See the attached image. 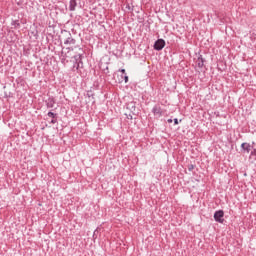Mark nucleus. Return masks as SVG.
<instances>
[{
  "label": "nucleus",
  "mask_w": 256,
  "mask_h": 256,
  "mask_svg": "<svg viewBox=\"0 0 256 256\" xmlns=\"http://www.w3.org/2000/svg\"><path fill=\"white\" fill-rule=\"evenodd\" d=\"M64 45H75L77 40L73 38V35L69 31H64Z\"/></svg>",
  "instance_id": "nucleus-1"
},
{
  "label": "nucleus",
  "mask_w": 256,
  "mask_h": 256,
  "mask_svg": "<svg viewBox=\"0 0 256 256\" xmlns=\"http://www.w3.org/2000/svg\"><path fill=\"white\" fill-rule=\"evenodd\" d=\"M225 212L223 210L215 211L214 213V220L216 223H225Z\"/></svg>",
  "instance_id": "nucleus-2"
},
{
  "label": "nucleus",
  "mask_w": 256,
  "mask_h": 256,
  "mask_svg": "<svg viewBox=\"0 0 256 256\" xmlns=\"http://www.w3.org/2000/svg\"><path fill=\"white\" fill-rule=\"evenodd\" d=\"M164 48H165V41L162 38L155 41L154 43L155 51H163Z\"/></svg>",
  "instance_id": "nucleus-3"
},
{
  "label": "nucleus",
  "mask_w": 256,
  "mask_h": 256,
  "mask_svg": "<svg viewBox=\"0 0 256 256\" xmlns=\"http://www.w3.org/2000/svg\"><path fill=\"white\" fill-rule=\"evenodd\" d=\"M152 113L154 115V117H157L159 119V117H163V110L161 109V106L159 105H155L152 108Z\"/></svg>",
  "instance_id": "nucleus-4"
},
{
  "label": "nucleus",
  "mask_w": 256,
  "mask_h": 256,
  "mask_svg": "<svg viewBox=\"0 0 256 256\" xmlns=\"http://www.w3.org/2000/svg\"><path fill=\"white\" fill-rule=\"evenodd\" d=\"M55 103H57V101L53 96H49L48 99L45 100L47 109H53V107H55Z\"/></svg>",
  "instance_id": "nucleus-5"
},
{
  "label": "nucleus",
  "mask_w": 256,
  "mask_h": 256,
  "mask_svg": "<svg viewBox=\"0 0 256 256\" xmlns=\"http://www.w3.org/2000/svg\"><path fill=\"white\" fill-rule=\"evenodd\" d=\"M252 147L251 144L244 142L241 144V151L242 153H251Z\"/></svg>",
  "instance_id": "nucleus-6"
},
{
  "label": "nucleus",
  "mask_w": 256,
  "mask_h": 256,
  "mask_svg": "<svg viewBox=\"0 0 256 256\" xmlns=\"http://www.w3.org/2000/svg\"><path fill=\"white\" fill-rule=\"evenodd\" d=\"M196 64L197 67H199V69H203V67H205V59L203 58V56H199L196 60Z\"/></svg>",
  "instance_id": "nucleus-7"
},
{
  "label": "nucleus",
  "mask_w": 256,
  "mask_h": 256,
  "mask_svg": "<svg viewBox=\"0 0 256 256\" xmlns=\"http://www.w3.org/2000/svg\"><path fill=\"white\" fill-rule=\"evenodd\" d=\"M75 63L83 65V52L74 56Z\"/></svg>",
  "instance_id": "nucleus-8"
},
{
  "label": "nucleus",
  "mask_w": 256,
  "mask_h": 256,
  "mask_svg": "<svg viewBox=\"0 0 256 256\" xmlns=\"http://www.w3.org/2000/svg\"><path fill=\"white\" fill-rule=\"evenodd\" d=\"M129 83V76L127 74L120 75V78L118 79V83Z\"/></svg>",
  "instance_id": "nucleus-9"
},
{
  "label": "nucleus",
  "mask_w": 256,
  "mask_h": 256,
  "mask_svg": "<svg viewBox=\"0 0 256 256\" xmlns=\"http://www.w3.org/2000/svg\"><path fill=\"white\" fill-rule=\"evenodd\" d=\"M76 7H77V0H70L69 11H75Z\"/></svg>",
  "instance_id": "nucleus-10"
},
{
  "label": "nucleus",
  "mask_w": 256,
  "mask_h": 256,
  "mask_svg": "<svg viewBox=\"0 0 256 256\" xmlns=\"http://www.w3.org/2000/svg\"><path fill=\"white\" fill-rule=\"evenodd\" d=\"M12 27H14V29H19L21 27V23H19V20H13L11 22Z\"/></svg>",
  "instance_id": "nucleus-11"
},
{
  "label": "nucleus",
  "mask_w": 256,
  "mask_h": 256,
  "mask_svg": "<svg viewBox=\"0 0 256 256\" xmlns=\"http://www.w3.org/2000/svg\"><path fill=\"white\" fill-rule=\"evenodd\" d=\"M47 116H48V117H51L52 119H57V114H56V113H53V112H51V111L47 113Z\"/></svg>",
  "instance_id": "nucleus-12"
},
{
  "label": "nucleus",
  "mask_w": 256,
  "mask_h": 256,
  "mask_svg": "<svg viewBox=\"0 0 256 256\" xmlns=\"http://www.w3.org/2000/svg\"><path fill=\"white\" fill-rule=\"evenodd\" d=\"M250 157H256V146H252V151L250 152Z\"/></svg>",
  "instance_id": "nucleus-13"
},
{
  "label": "nucleus",
  "mask_w": 256,
  "mask_h": 256,
  "mask_svg": "<svg viewBox=\"0 0 256 256\" xmlns=\"http://www.w3.org/2000/svg\"><path fill=\"white\" fill-rule=\"evenodd\" d=\"M95 94H93V91L89 90L87 93H86V97L88 98H91V97H94Z\"/></svg>",
  "instance_id": "nucleus-14"
},
{
  "label": "nucleus",
  "mask_w": 256,
  "mask_h": 256,
  "mask_svg": "<svg viewBox=\"0 0 256 256\" xmlns=\"http://www.w3.org/2000/svg\"><path fill=\"white\" fill-rule=\"evenodd\" d=\"M75 49H78V53H82L83 55H85V50H83V48L79 47V46H75Z\"/></svg>",
  "instance_id": "nucleus-15"
},
{
  "label": "nucleus",
  "mask_w": 256,
  "mask_h": 256,
  "mask_svg": "<svg viewBox=\"0 0 256 256\" xmlns=\"http://www.w3.org/2000/svg\"><path fill=\"white\" fill-rule=\"evenodd\" d=\"M103 73H105V75H107L109 73V66H106L104 69H103Z\"/></svg>",
  "instance_id": "nucleus-16"
},
{
  "label": "nucleus",
  "mask_w": 256,
  "mask_h": 256,
  "mask_svg": "<svg viewBox=\"0 0 256 256\" xmlns=\"http://www.w3.org/2000/svg\"><path fill=\"white\" fill-rule=\"evenodd\" d=\"M126 9L128 11H133V6H130L129 4H126Z\"/></svg>",
  "instance_id": "nucleus-17"
},
{
  "label": "nucleus",
  "mask_w": 256,
  "mask_h": 256,
  "mask_svg": "<svg viewBox=\"0 0 256 256\" xmlns=\"http://www.w3.org/2000/svg\"><path fill=\"white\" fill-rule=\"evenodd\" d=\"M193 169H195V166L193 164L188 166V171H193Z\"/></svg>",
  "instance_id": "nucleus-18"
},
{
  "label": "nucleus",
  "mask_w": 256,
  "mask_h": 256,
  "mask_svg": "<svg viewBox=\"0 0 256 256\" xmlns=\"http://www.w3.org/2000/svg\"><path fill=\"white\" fill-rule=\"evenodd\" d=\"M79 67H81V64H78V63H74V69H79Z\"/></svg>",
  "instance_id": "nucleus-19"
},
{
  "label": "nucleus",
  "mask_w": 256,
  "mask_h": 256,
  "mask_svg": "<svg viewBox=\"0 0 256 256\" xmlns=\"http://www.w3.org/2000/svg\"><path fill=\"white\" fill-rule=\"evenodd\" d=\"M50 123H52V125H55V123H57V118H52V120L50 121Z\"/></svg>",
  "instance_id": "nucleus-20"
},
{
  "label": "nucleus",
  "mask_w": 256,
  "mask_h": 256,
  "mask_svg": "<svg viewBox=\"0 0 256 256\" xmlns=\"http://www.w3.org/2000/svg\"><path fill=\"white\" fill-rule=\"evenodd\" d=\"M118 71H119V73H121V75L122 74H127V72H125V69H119Z\"/></svg>",
  "instance_id": "nucleus-21"
},
{
  "label": "nucleus",
  "mask_w": 256,
  "mask_h": 256,
  "mask_svg": "<svg viewBox=\"0 0 256 256\" xmlns=\"http://www.w3.org/2000/svg\"><path fill=\"white\" fill-rule=\"evenodd\" d=\"M174 125H179V119L177 118L174 119Z\"/></svg>",
  "instance_id": "nucleus-22"
},
{
  "label": "nucleus",
  "mask_w": 256,
  "mask_h": 256,
  "mask_svg": "<svg viewBox=\"0 0 256 256\" xmlns=\"http://www.w3.org/2000/svg\"><path fill=\"white\" fill-rule=\"evenodd\" d=\"M167 123H173V119H171V118L168 119V120H167Z\"/></svg>",
  "instance_id": "nucleus-23"
},
{
  "label": "nucleus",
  "mask_w": 256,
  "mask_h": 256,
  "mask_svg": "<svg viewBox=\"0 0 256 256\" xmlns=\"http://www.w3.org/2000/svg\"><path fill=\"white\" fill-rule=\"evenodd\" d=\"M251 147H256L255 142H252Z\"/></svg>",
  "instance_id": "nucleus-24"
},
{
  "label": "nucleus",
  "mask_w": 256,
  "mask_h": 256,
  "mask_svg": "<svg viewBox=\"0 0 256 256\" xmlns=\"http://www.w3.org/2000/svg\"><path fill=\"white\" fill-rule=\"evenodd\" d=\"M69 51H73V48H67Z\"/></svg>",
  "instance_id": "nucleus-25"
}]
</instances>
